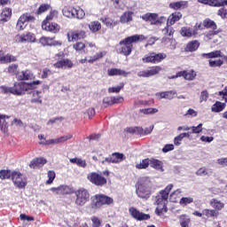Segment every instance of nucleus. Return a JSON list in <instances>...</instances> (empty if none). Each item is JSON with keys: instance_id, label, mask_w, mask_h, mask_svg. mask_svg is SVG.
<instances>
[{"instance_id": "obj_18", "label": "nucleus", "mask_w": 227, "mask_h": 227, "mask_svg": "<svg viewBox=\"0 0 227 227\" xmlns=\"http://www.w3.org/2000/svg\"><path fill=\"white\" fill-rule=\"evenodd\" d=\"M35 77L36 76L35 75V73H33V71L29 69L23 70L16 75V78L18 79V81H21V82L33 81L35 79Z\"/></svg>"}, {"instance_id": "obj_49", "label": "nucleus", "mask_w": 227, "mask_h": 227, "mask_svg": "<svg viewBox=\"0 0 227 227\" xmlns=\"http://www.w3.org/2000/svg\"><path fill=\"white\" fill-rule=\"evenodd\" d=\"M73 49H74L76 52H82L84 49H86V44L82 42H77L73 45Z\"/></svg>"}, {"instance_id": "obj_30", "label": "nucleus", "mask_w": 227, "mask_h": 227, "mask_svg": "<svg viewBox=\"0 0 227 227\" xmlns=\"http://www.w3.org/2000/svg\"><path fill=\"white\" fill-rule=\"evenodd\" d=\"M226 109V103H223L221 101H216L212 106V113H223Z\"/></svg>"}, {"instance_id": "obj_12", "label": "nucleus", "mask_w": 227, "mask_h": 227, "mask_svg": "<svg viewBox=\"0 0 227 227\" xmlns=\"http://www.w3.org/2000/svg\"><path fill=\"white\" fill-rule=\"evenodd\" d=\"M35 18L29 14H23L18 20L16 24L17 31H24L27 27L28 22H34Z\"/></svg>"}, {"instance_id": "obj_2", "label": "nucleus", "mask_w": 227, "mask_h": 227, "mask_svg": "<svg viewBox=\"0 0 227 227\" xmlns=\"http://www.w3.org/2000/svg\"><path fill=\"white\" fill-rule=\"evenodd\" d=\"M146 37L143 35H135L129 37L125 38L124 40L119 43L118 52L123 56H130L132 52V44L136 42H143Z\"/></svg>"}, {"instance_id": "obj_44", "label": "nucleus", "mask_w": 227, "mask_h": 227, "mask_svg": "<svg viewBox=\"0 0 227 227\" xmlns=\"http://www.w3.org/2000/svg\"><path fill=\"white\" fill-rule=\"evenodd\" d=\"M191 203H194V199L192 197H183L179 200V205H181V207H187V205H191Z\"/></svg>"}, {"instance_id": "obj_64", "label": "nucleus", "mask_w": 227, "mask_h": 227, "mask_svg": "<svg viewBox=\"0 0 227 227\" xmlns=\"http://www.w3.org/2000/svg\"><path fill=\"white\" fill-rule=\"evenodd\" d=\"M216 164H218V166H222L223 168L227 167V157L217 159Z\"/></svg>"}, {"instance_id": "obj_13", "label": "nucleus", "mask_w": 227, "mask_h": 227, "mask_svg": "<svg viewBox=\"0 0 227 227\" xmlns=\"http://www.w3.org/2000/svg\"><path fill=\"white\" fill-rule=\"evenodd\" d=\"M129 214L135 221H148L150 219V215L145 214L134 207L129 208Z\"/></svg>"}, {"instance_id": "obj_7", "label": "nucleus", "mask_w": 227, "mask_h": 227, "mask_svg": "<svg viewBox=\"0 0 227 227\" xmlns=\"http://www.w3.org/2000/svg\"><path fill=\"white\" fill-rule=\"evenodd\" d=\"M15 43H36V35L33 32L26 34H18L14 37Z\"/></svg>"}, {"instance_id": "obj_59", "label": "nucleus", "mask_w": 227, "mask_h": 227, "mask_svg": "<svg viewBox=\"0 0 227 227\" xmlns=\"http://www.w3.org/2000/svg\"><path fill=\"white\" fill-rule=\"evenodd\" d=\"M205 56L207 58H223V53L221 52V51H215L210 53H207L205 54Z\"/></svg>"}, {"instance_id": "obj_62", "label": "nucleus", "mask_w": 227, "mask_h": 227, "mask_svg": "<svg viewBox=\"0 0 227 227\" xmlns=\"http://www.w3.org/2000/svg\"><path fill=\"white\" fill-rule=\"evenodd\" d=\"M12 176V172L10 170H1L0 171V178L1 180H6Z\"/></svg>"}, {"instance_id": "obj_15", "label": "nucleus", "mask_w": 227, "mask_h": 227, "mask_svg": "<svg viewBox=\"0 0 227 227\" xmlns=\"http://www.w3.org/2000/svg\"><path fill=\"white\" fill-rule=\"evenodd\" d=\"M42 29L43 31H47V33H52L53 35H56V33H59V29H61V27L56 22L43 20Z\"/></svg>"}, {"instance_id": "obj_19", "label": "nucleus", "mask_w": 227, "mask_h": 227, "mask_svg": "<svg viewBox=\"0 0 227 227\" xmlns=\"http://www.w3.org/2000/svg\"><path fill=\"white\" fill-rule=\"evenodd\" d=\"M84 38H86V32L84 30L67 33L68 42H77V40H82Z\"/></svg>"}, {"instance_id": "obj_14", "label": "nucleus", "mask_w": 227, "mask_h": 227, "mask_svg": "<svg viewBox=\"0 0 227 227\" xmlns=\"http://www.w3.org/2000/svg\"><path fill=\"white\" fill-rule=\"evenodd\" d=\"M39 43H41L43 47H59L63 43L56 40L54 37L42 36L39 39Z\"/></svg>"}, {"instance_id": "obj_47", "label": "nucleus", "mask_w": 227, "mask_h": 227, "mask_svg": "<svg viewBox=\"0 0 227 227\" xmlns=\"http://www.w3.org/2000/svg\"><path fill=\"white\" fill-rule=\"evenodd\" d=\"M170 8H173V10H180V8H185L187 6V2H174L169 4Z\"/></svg>"}, {"instance_id": "obj_22", "label": "nucleus", "mask_w": 227, "mask_h": 227, "mask_svg": "<svg viewBox=\"0 0 227 227\" xmlns=\"http://www.w3.org/2000/svg\"><path fill=\"white\" fill-rule=\"evenodd\" d=\"M53 67L54 68H72V67H74V63L70 59H64L54 63Z\"/></svg>"}, {"instance_id": "obj_36", "label": "nucleus", "mask_w": 227, "mask_h": 227, "mask_svg": "<svg viewBox=\"0 0 227 227\" xmlns=\"http://www.w3.org/2000/svg\"><path fill=\"white\" fill-rule=\"evenodd\" d=\"M102 155H104V150L102 149H96L92 152L93 160H99L100 162H102V160H106Z\"/></svg>"}, {"instance_id": "obj_38", "label": "nucleus", "mask_w": 227, "mask_h": 227, "mask_svg": "<svg viewBox=\"0 0 227 227\" xmlns=\"http://www.w3.org/2000/svg\"><path fill=\"white\" fill-rule=\"evenodd\" d=\"M200 47V42L198 41H192L187 43L186 45V51L188 52H194V51H198V48Z\"/></svg>"}, {"instance_id": "obj_46", "label": "nucleus", "mask_w": 227, "mask_h": 227, "mask_svg": "<svg viewBox=\"0 0 227 227\" xmlns=\"http://www.w3.org/2000/svg\"><path fill=\"white\" fill-rule=\"evenodd\" d=\"M74 8L72 7H64L62 9V13L64 17H67V19H72L74 18Z\"/></svg>"}, {"instance_id": "obj_5", "label": "nucleus", "mask_w": 227, "mask_h": 227, "mask_svg": "<svg viewBox=\"0 0 227 227\" xmlns=\"http://www.w3.org/2000/svg\"><path fill=\"white\" fill-rule=\"evenodd\" d=\"M91 207L92 208H102L104 205H113L114 200L111 197L104 194H96L91 198Z\"/></svg>"}, {"instance_id": "obj_43", "label": "nucleus", "mask_w": 227, "mask_h": 227, "mask_svg": "<svg viewBox=\"0 0 227 227\" xmlns=\"http://www.w3.org/2000/svg\"><path fill=\"white\" fill-rule=\"evenodd\" d=\"M181 196H182V190L181 189H177V190L174 191L172 193H170L169 200L173 203H176V201L178 200V199Z\"/></svg>"}, {"instance_id": "obj_33", "label": "nucleus", "mask_w": 227, "mask_h": 227, "mask_svg": "<svg viewBox=\"0 0 227 227\" xmlns=\"http://www.w3.org/2000/svg\"><path fill=\"white\" fill-rule=\"evenodd\" d=\"M12 17V9L5 8L1 13L0 24H4V22H8V19Z\"/></svg>"}, {"instance_id": "obj_28", "label": "nucleus", "mask_w": 227, "mask_h": 227, "mask_svg": "<svg viewBox=\"0 0 227 227\" xmlns=\"http://www.w3.org/2000/svg\"><path fill=\"white\" fill-rule=\"evenodd\" d=\"M210 207L214 208V210L221 211L224 208V202L219 200L218 199H211L209 201Z\"/></svg>"}, {"instance_id": "obj_56", "label": "nucleus", "mask_w": 227, "mask_h": 227, "mask_svg": "<svg viewBox=\"0 0 227 227\" xmlns=\"http://www.w3.org/2000/svg\"><path fill=\"white\" fill-rule=\"evenodd\" d=\"M140 113H142V114H155L159 113V109L145 108V109H140Z\"/></svg>"}, {"instance_id": "obj_54", "label": "nucleus", "mask_w": 227, "mask_h": 227, "mask_svg": "<svg viewBox=\"0 0 227 227\" xmlns=\"http://www.w3.org/2000/svg\"><path fill=\"white\" fill-rule=\"evenodd\" d=\"M51 10V6L47 4H43L40 5V7L37 9V15H42V13H45V12H49Z\"/></svg>"}, {"instance_id": "obj_21", "label": "nucleus", "mask_w": 227, "mask_h": 227, "mask_svg": "<svg viewBox=\"0 0 227 227\" xmlns=\"http://www.w3.org/2000/svg\"><path fill=\"white\" fill-rule=\"evenodd\" d=\"M17 61V57L10 54V53H7V54H3L2 51H0V64L1 65H5V64H8V63H13Z\"/></svg>"}, {"instance_id": "obj_52", "label": "nucleus", "mask_w": 227, "mask_h": 227, "mask_svg": "<svg viewBox=\"0 0 227 227\" xmlns=\"http://www.w3.org/2000/svg\"><path fill=\"white\" fill-rule=\"evenodd\" d=\"M19 70V65L12 64L7 67V74H11V75H15Z\"/></svg>"}, {"instance_id": "obj_25", "label": "nucleus", "mask_w": 227, "mask_h": 227, "mask_svg": "<svg viewBox=\"0 0 227 227\" xmlns=\"http://www.w3.org/2000/svg\"><path fill=\"white\" fill-rule=\"evenodd\" d=\"M180 35L184 38H191L192 36H196L198 32L189 27H183L180 30Z\"/></svg>"}, {"instance_id": "obj_34", "label": "nucleus", "mask_w": 227, "mask_h": 227, "mask_svg": "<svg viewBox=\"0 0 227 227\" xmlns=\"http://www.w3.org/2000/svg\"><path fill=\"white\" fill-rule=\"evenodd\" d=\"M106 54V51H98L93 56H88L87 61L88 63H95L96 61H98V59H102Z\"/></svg>"}, {"instance_id": "obj_37", "label": "nucleus", "mask_w": 227, "mask_h": 227, "mask_svg": "<svg viewBox=\"0 0 227 227\" xmlns=\"http://www.w3.org/2000/svg\"><path fill=\"white\" fill-rule=\"evenodd\" d=\"M89 29L91 33H98L102 29V24L98 21H92L89 24Z\"/></svg>"}, {"instance_id": "obj_35", "label": "nucleus", "mask_w": 227, "mask_h": 227, "mask_svg": "<svg viewBox=\"0 0 227 227\" xmlns=\"http://www.w3.org/2000/svg\"><path fill=\"white\" fill-rule=\"evenodd\" d=\"M132 15H134L132 12H124L120 18V22L121 24H127L129 22H132Z\"/></svg>"}, {"instance_id": "obj_63", "label": "nucleus", "mask_w": 227, "mask_h": 227, "mask_svg": "<svg viewBox=\"0 0 227 227\" xmlns=\"http://www.w3.org/2000/svg\"><path fill=\"white\" fill-rule=\"evenodd\" d=\"M128 132H129V134H143V128H139V127L129 128Z\"/></svg>"}, {"instance_id": "obj_29", "label": "nucleus", "mask_w": 227, "mask_h": 227, "mask_svg": "<svg viewBox=\"0 0 227 227\" xmlns=\"http://www.w3.org/2000/svg\"><path fill=\"white\" fill-rule=\"evenodd\" d=\"M178 75H181V77H184L186 81H194V79H196V72H194V70L181 71L178 72Z\"/></svg>"}, {"instance_id": "obj_4", "label": "nucleus", "mask_w": 227, "mask_h": 227, "mask_svg": "<svg viewBox=\"0 0 227 227\" xmlns=\"http://www.w3.org/2000/svg\"><path fill=\"white\" fill-rule=\"evenodd\" d=\"M136 194L140 200H148L152 196V181L142 178L136 185Z\"/></svg>"}, {"instance_id": "obj_40", "label": "nucleus", "mask_w": 227, "mask_h": 227, "mask_svg": "<svg viewBox=\"0 0 227 227\" xmlns=\"http://www.w3.org/2000/svg\"><path fill=\"white\" fill-rule=\"evenodd\" d=\"M202 4H207V6H215L219 8L220 6H227V1L217 2V1H201Z\"/></svg>"}, {"instance_id": "obj_31", "label": "nucleus", "mask_w": 227, "mask_h": 227, "mask_svg": "<svg viewBox=\"0 0 227 227\" xmlns=\"http://www.w3.org/2000/svg\"><path fill=\"white\" fill-rule=\"evenodd\" d=\"M157 13H146L142 16V19L146 22H151L153 25H157Z\"/></svg>"}, {"instance_id": "obj_61", "label": "nucleus", "mask_w": 227, "mask_h": 227, "mask_svg": "<svg viewBox=\"0 0 227 227\" xmlns=\"http://www.w3.org/2000/svg\"><path fill=\"white\" fill-rule=\"evenodd\" d=\"M50 75H52V71L48 67L43 69L41 79H47Z\"/></svg>"}, {"instance_id": "obj_10", "label": "nucleus", "mask_w": 227, "mask_h": 227, "mask_svg": "<svg viewBox=\"0 0 227 227\" xmlns=\"http://www.w3.org/2000/svg\"><path fill=\"white\" fill-rule=\"evenodd\" d=\"M202 26L204 27L213 29L211 32H207L205 35V40H212L215 35H219V30L217 29V25H215V22L210 19H207L203 21Z\"/></svg>"}, {"instance_id": "obj_45", "label": "nucleus", "mask_w": 227, "mask_h": 227, "mask_svg": "<svg viewBox=\"0 0 227 227\" xmlns=\"http://www.w3.org/2000/svg\"><path fill=\"white\" fill-rule=\"evenodd\" d=\"M86 16L84 11L81 8L74 9V19H80L82 20Z\"/></svg>"}, {"instance_id": "obj_41", "label": "nucleus", "mask_w": 227, "mask_h": 227, "mask_svg": "<svg viewBox=\"0 0 227 227\" xmlns=\"http://www.w3.org/2000/svg\"><path fill=\"white\" fill-rule=\"evenodd\" d=\"M59 15V12L57 10L51 9L44 20L48 22H51V20H56Z\"/></svg>"}, {"instance_id": "obj_48", "label": "nucleus", "mask_w": 227, "mask_h": 227, "mask_svg": "<svg viewBox=\"0 0 227 227\" xmlns=\"http://www.w3.org/2000/svg\"><path fill=\"white\" fill-rule=\"evenodd\" d=\"M150 166V159H145L136 165L137 169H146Z\"/></svg>"}, {"instance_id": "obj_20", "label": "nucleus", "mask_w": 227, "mask_h": 227, "mask_svg": "<svg viewBox=\"0 0 227 227\" xmlns=\"http://www.w3.org/2000/svg\"><path fill=\"white\" fill-rule=\"evenodd\" d=\"M51 192L55 194H74V188L67 185H59V187L51 188Z\"/></svg>"}, {"instance_id": "obj_26", "label": "nucleus", "mask_w": 227, "mask_h": 227, "mask_svg": "<svg viewBox=\"0 0 227 227\" xmlns=\"http://www.w3.org/2000/svg\"><path fill=\"white\" fill-rule=\"evenodd\" d=\"M44 164H47V160H45V158H37L30 161L29 168L36 169V168H42Z\"/></svg>"}, {"instance_id": "obj_50", "label": "nucleus", "mask_w": 227, "mask_h": 227, "mask_svg": "<svg viewBox=\"0 0 227 227\" xmlns=\"http://www.w3.org/2000/svg\"><path fill=\"white\" fill-rule=\"evenodd\" d=\"M42 92L40 91H34L33 92V98H32V102H34L35 104H42Z\"/></svg>"}, {"instance_id": "obj_27", "label": "nucleus", "mask_w": 227, "mask_h": 227, "mask_svg": "<svg viewBox=\"0 0 227 227\" xmlns=\"http://www.w3.org/2000/svg\"><path fill=\"white\" fill-rule=\"evenodd\" d=\"M6 120H10V116L0 114V130L4 133L8 132V122H6Z\"/></svg>"}, {"instance_id": "obj_57", "label": "nucleus", "mask_w": 227, "mask_h": 227, "mask_svg": "<svg viewBox=\"0 0 227 227\" xmlns=\"http://www.w3.org/2000/svg\"><path fill=\"white\" fill-rule=\"evenodd\" d=\"M101 20L106 26V27H114V26H116V22H114L113 20L109 18H104Z\"/></svg>"}, {"instance_id": "obj_51", "label": "nucleus", "mask_w": 227, "mask_h": 227, "mask_svg": "<svg viewBox=\"0 0 227 227\" xmlns=\"http://www.w3.org/2000/svg\"><path fill=\"white\" fill-rule=\"evenodd\" d=\"M90 221L92 227H102V219L98 216H91Z\"/></svg>"}, {"instance_id": "obj_9", "label": "nucleus", "mask_w": 227, "mask_h": 227, "mask_svg": "<svg viewBox=\"0 0 227 227\" xmlns=\"http://www.w3.org/2000/svg\"><path fill=\"white\" fill-rule=\"evenodd\" d=\"M167 55L166 53H155L152 52L145 55L142 61L143 63H153V65H157V63H160L163 59H166Z\"/></svg>"}, {"instance_id": "obj_24", "label": "nucleus", "mask_w": 227, "mask_h": 227, "mask_svg": "<svg viewBox=\"0 0 227 227\" xmlns=\"http://www.w3.org/2000/svg\"><path fill=\"white\" fill-rule=\"evenodd\" d=\"M156 97H158V98H166V100H173V98L176 97V90L158 92Z\"/></svg>"}, {"instance_id": "obj_8", "label": "nucleus", "mask_w": 227, "mask_h": 227, "mask_svg": "<svg viewBox=\"0 0 227 227\" xmlns=\"http://www.w3.org/2000/svg\"><path fill=\"white\" fill-rule=\"evenodd\" d=\"M162 72V67L160 66H153L147 69L140 70L137 72V76L144 79H148V77H153V75H159Z\"/></svg>"}, {"instance_id": "obj_53", "label": "nucleus", "mask_w": 227, "mask_h": 227, "mask_svg": "<svg viewBox=\"0 0 227 227\" xmlns=\"http://www.w3.org/2000/svg\"><path fill=\"white\" fill-rule=\"evenodd\" d=\"M203 215H207V217H217V212L215 209H204L202 211Z\"/></svg>"}, {"instance_id": "obj_1", "label": "nucleus", "mask_w": 227, "mask_h": 227, "mask_svg": "<svg viewBox=\"0 0 227 227\" xmlns=\"http://www.w3.org/2000/svg\"><path fill=\"white\" fill-rule=\"evenodd\" d=\"M42 81L36 80L31 82H16L12 87L1 86L0 90L2 93H11L12 95H16L20 97L26 95V91H30V90H35L36 86H40Z\"/></svg>"}, {"instance_id": "obj_11", "label": "nucleus", "mask_w": 227, "mask_h": 227, "mask_svg": "<svg viewBox=\"0 0 227 227\" xmlns=\"http://www.w3.org/2000/svg\"><path fill=\"white\" fill-rule=\"evenodd\" d=\"M87 179L90 184H93L94 185H98L99 187H102L103 185H106L107 184V179L106 177L102 176V175L91 172L87 175Z\"/></svg>"}, {"instance_id": "obj_60", "label": "nucleus", "mask_w": 227, "mask_h": 227, "mask_svg": "<svg viewBox=\"0 0 227 227\" xmlns=\"http://www.w3.org/2000/svg\"><path fill=\"white\" fill-rule=\"evenodd\" d=\"M123 88V83H121L120 85L116 87H110L108 88V93H120Z\"/></svg>"}, {"instance_id": "obj_39", "label": "nucleus", "mask_w": 227, "mask_h": 227, "mask_svg": "<svg viewBox=\"0 0 227 227\" xmlns=\"http://www.w3.org/2000/svg\"><path fill=\"white\" fill-rule=\"evenodd\" d=\"M151 168H153V169H157L158 171H162V161L155 159H150V164Z\"/></svg>"}, {"instance_id": "obj_17", "label": "nucleus", "mask_w": 227, "mask_h": 227, "mask_svg": "<svg viewBox=\"0 0 227 227\" xmlns=\"http://www.w3.org/2000/svg\"><path fill=\"white\" fill-rule=\"evenodd\" d=\"M12 180L19 189H22L26 187V176L20 174V172H12Z\"/></svg>"}, {"instance_id": "obj_6", "label": "nucleus", "mask_w": 227, "mask_h": 227, "mask_svg": "<svg viewBox=\"0 0 227 227\" xmlns=\"http://www.w3.org/2000/svg\"><path fill=\"white\" fill-rule=\"evenodd\" d=\"M74 204L77 207H84L90 201V192L84 188H80L74 192Z\"/></svg>"}, {"instance_id": "obj_42", "label": "nucleus", "mask_w": 227, "mask_h": 227, "mask_svg": "<svg viewBox=\"0 0 227 227\" xmlns=\"http://www.w3.org/2000/svg\"><path fill=\"white\" fill-rule=\"evenodd\" d=\"M191 135L189 133H181L179 134L177 137H176L174 138V145H176V146H180L182 145V140L184 137H189Z\"/></svg>"}, {"instance_id": "obj_58", "label": "nucleus", "mask_w": 227, "mask_h": 227, "mask_svg": "<svg viewBox=\"0 0 227 227\" xmlns=\"http://www.w3.org/2000/svg\"><path fill=\"white\" fill-rule=\"evenodd\" d=\"M223 63V62L222 59H215V60L210 59L209 67H211L212 68H215L217 67H222Z\"/></svg>"}, {"instance_id": "obj_3", "label": "nucleus", "mask_w": 227, "mask_h": 227, "mask_svg": "<svg viewBox=\"0 0 227 227\" xmlns=\"http://www.w3.org/2000/svg\"><path fill=\"white\" fill-rule=\"evenodd\" d=\"M173 189V184H168L166 188L160 192L158 196L156 197V204L158 205L156 207L157 215H162L165 212H168L166 207V203H168V198H169V192Z\"/></svg>"}, {"instance_id": "obj_55", "label": "nucleus", "mask_w": 227, "mask_h": 227, "mask_svg": "<svg viewBox=\"0 0 227 227\" xmlns=\"http://www.w3.org/2000/svg\"><path fill=\"white\" fill-rule=\"evenodd\" d=\"M48 180L46 181L47 185H51L52 182H54V178H56V172L50 170L47 173Z\"/></svg>"}, {"instance_id": "obj_32", "label": "nucleus", "mask_w": 227, "mask_h": 227, "mask_svg": "<svg viewBox=\"0 0 227 227\" xmlns=\"http://www.w3.org/2000/svg\"><path fill=\"white\" fill-rule=\"evenodd\" d=\"M181 19H182V13L174 12L168 17L167 24L168 26H173L175 22H178V20H180Z\"/></svg>"}, {"instance_id": "obj_16", "label": "nucleus", "mask_w": 227, "mask_h": 227, "mask_svg": "<svg viewBox=\"0 0 227 227\" xmlns=\"http://www.w3.org/2000/svg\"><path fill=\"white\" fill-rule=\"evenodd\" d=\"M125 160V155L123 153H114L111 156L102 160V164H120Z\"/></svg>"}, {"instance_id": "obj_23", "label": "nucleus", "mask_w": 227, "mask_h": 227, "mask_svg": "<svg viewBox=\"0 0 227 227\" xmlns=\"http://www.w3.org/2000/svg\"><path fill=\"white\" fill-rule=\"evenodd\" d=\"M107 74L108 75H110V77H113L114 75H121V77H127L128 75H130V72H127L120 68H110L107 70Z\"/></svg>"}]
</instances>
